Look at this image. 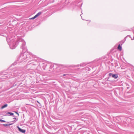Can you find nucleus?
<instances>
[{
	"mask_svg": "<svg viewBox=\"0 0 134 134\" xmlns=\"http://www.w3.org/2000/svg\"><path fill=\"white\" fill-rule=\"evenodd\" d=\"M6 40L10 48L12 49L15 48L18 45L19 43L21 44V48L22 49L23 52H24V54L28 55L26 56V59L31 60L28 62V65L31 64V66H32L36 65L38 64V62L37 61H35L34 62H33V61H35L36 57L35 55H33L31 53L27 51V49L25 46L26 42L21 37H19L16 39L14 38V36L11 37L10 35H8L7 37Z\"/></svg>",
	"mask_w": 134,
	"mask_h": 134,
	"instance_id": "nucleus-1",
	"label": "nucleus"
},
{
	"mask_svg": "<svg viewBox=\"0 0 134 134\" xmlns=\"http://www.w3.org/2000/svg\"><path fill=\"white\" fill-rule=\"evenodd\" d=\"M21 70V69L18 68L13 69H8L5 71V74H0V79H9L13 78L19 74Z\"/></svg>",
	"mask_w": 134,
	"mask_h": 134,
	"instance_id": "nucleus-2",
	"label": "nucleus"
},
{
	"mask_svg": "<svg viewBox=\"0 0 134 134\" xmlns=\"http://www.w3.org/2000/svg\"><path fill=\"white\" fill-rule=\"evenodd\" d=\"M27 55L26 54L24 53H21L20 55L19 56L17 60L15 62H14L12 64V65H14L16 64L17 63H20L24 61L26 59L25 57Z\"/></svg>",
	"mask_w": 134,
	"mask_h": 134,
	"instance_id": "nucleus-3",
	"label": "nucleus"
},
{
	"mask_svg": "<svg viewBox=\"0 0 134 134\" xmlns=\"http://www.w3.org/2000/svg\"><path fill=\"white\" fill-rule=\"evenodd\" d=\"M42 13V12H39L38 13H37L35 15L34 17H33L31 18V19H34L36 18L39 15H41Z\"/></svg>",
	"mask_w": 134,
	"mask_h": 134,
	"instance_id": "nucleus-4",
	"label": "nucleus"
},
{
	"mask_svg": "<svg viewBox=\"0 0 134 134\" xmlns=\"http://www.w3.org/2000/svg\"><path fill=\"white\" fill-rule=\"evenodd\" d=\"M19 131L22 133H25L26 132V130L24 129H22L19 127V126H17Z\"/></svg>",
	"mask_w": 134,
	"mask_h": 134,
	"instance_id": "nucleus-5",
	"label": "nucleus"
},
{
	"mask_svg": "<svg viewBox=\"0 0 134 134\" xmlns=\"http://www.w3.org/2000/svg\"><path fill=\"white\" fill-rule=\"evenodd\" d=\"M7 114H9L10 115H10L11 116H13L15 117V116H14V113H11V112H8L7 113Z\"/></svg>",
	"mask_w": 134,
	"mask_h": 134,
	"instance_id": "nucleus-6",
	"label": "nucleus"
},
{
	"mask_svg": "<svg viewBox=\"0 0 134 134\" xmlns=\"http://www.w3.org/2000/svg\"><path fill=\"white\" fill-rule=\"evenodd\" d=\"M112 77L115 79H117L118 77V75L116 74H113L112 75Z\"/></svg>",
	"mask_w": 134,
	"mask_h": 134,
	"instance_id": "nucleus-7",
	"label": "nucleus"
},
{
	"mask_svg": "<svg viewBox=\"0 0 134 134\" xmlns=\"http://www.w3.org/2000/svg\"><path fill=\"white\" fill-rule=\"evenodd\" d=\"M122 45H121L120 44H119L118 47V49L120 51L122 50Z\"/></svg>",
	"mask_w": 134,
	"mask_h": 134,
	"instance_id": "nucleus-8",
	"label": "nucleus"
},
{
	"mask_svg": "<svg viewBox=\"0 0 134 134\" xmlns=\"http://www.w3.org/2000/svg\"><path fill=\"white\" fill-rule=\"evenodd\" d=\"M125 42V41H123V40H122L121 41L119 42V43L121 45H122V44H124V43Z\"/></svg>",
	"mask_w": 134,
	"mask_h": 134,
	"instance_id": "nucleus-9",
	"label": "nucleus"
},
{
	"mask_svg": "<svg viewBox=\"0 0 134 134\" xmlns=\"http://www.w3.org/2000/svg\"><path fill=\"white\" fill-rule=\"evenodd\" d=\"M7 106H8V104H5L4 105H3L1 107V109H3V108H5L7 107Z\"/></svg>",
	"mask_w": 134,
	"mask_h": 134,
	"instance_id": "nucleus-10",
	"label": "nucleus"
},
{
	"mask_svg": "<svg viewBox=\"0 0 134 134\" xmlns=\"http://www.w3.org/2000/svg\"><path fill=\"white\" fill-rule=\"evenodd\" d=\"M86 65V64L85 63H81V64H80V66H85Z\"/></svg>",
	"mask_w": 134,
	"mask_h": 134,
	"instance_id": "nucleus-11",
	"label": "nucleus"
},
{
	"mask_svg": "<svg viewBox=\"0 0 134 134\" xmlns=\"http://www.w3.org/2000/svg\"><path fill=\"white\" fill-rule=\"evenodd\" d=\"M9 124H3V125L4 126H9V125H8Z\"/></svg>",
	"mask_w": 134,
	"mask_h": 134,
	"instance_id": "nucleus-12",
	"label": "nucleus"
},
{
	"mask_svg": "<svg viewBox=\"0 0 134 134\" xmlns=\"http://www.w3.org/2000/svg\"><path fill=\"white\" fill-rule=\"evenodd\" d=\"M126 85L127 86V89L129 88V85L127 83H126Z\"/></svg>",
	"mask_w": 134,
	"mask_h": 134,
	"instance_id": "nucleus-13",
	"label": "nucleus"
},
{
	"mask_svg": "<svg viewBox=\"0 0 134 134\" xmlns=\"http://www.w3.org/2000/svg\"><path fill=\"white\" fill-rule=\"evenodd\" d=\"M0 121L2 122H6L5 120H2L1 119L0 120Z\"/></svg>",
	"mask_w": 134,
	"mask_h": 134,
	"instance_id": "nucleus-14",
	"label": "nucleus"
},
{
	"mask_svg": "<svg viewBox=\"0 0 134 134\" xmlns=\"http://www.w3.org/2000/svg\"><path fill=\"white\" fill-rule=\"evenodd\" d=\"M3 33H1L0 32V35L2 36H5L4 35H3Z\"/></svg>",
	"mask_w": 134,
	"mask_h": 134,
	"instance_id": "nucleus-15",
	"label": "nucleus"
},
{
	"mask_svg": "<svg viewBox=\"0 0 134 134\" xmlns=\"http://www.w3.org/2000/svg\"><path fill=\"white\" fill-rule=\"evenodd\" d=\"M113 74H112L111 73H109V76H112V75Z\"/></svg>",
	"mask_w": 134,
	"mask_h": 134,
	"instance_id": "nucleus-16",
	"label": "nucleus"
},
{
	"mask_svg": "<svg viewBox=\"0 0 134 134\" xmlns=\"http://www.w3.org/2000/svg\"><path fill=\"white\" fill-rule=\"evenodd\" d=\"M127 37V36H126L125 37L124 40H123V41H125H125L126 40Z\"/></svg>",
	"mask_w": 134,
	"mask_h": 134,
	"instance_id": "nucleus-17",
	"label": "nucleus"
},
{
	"mask_svg": "<svg viewBox=\"0 0 134 134\" xmlns=\"http://www.w3.org/2000/svg\"><path fill=\"white\" fill-rule=\"evenodd\" d=\"M126 36H127V37L128 36H129L131 38V39H132V38L131 37V36L130 35H128Z\"/></svg>",
	"mask_w": 134,
	"mask_h": 134,
	"instance_id": "nucleus-18",
	"label": "nucleus"
},
{
	"mask_svg": "<svg viewBox=\"0 0 134 134\" xmlns=\"http://www.w3.org/2000/svg\"><path fill=\"white\" fill-rule=\"evenodd\" d=\"M15 113H16V114H17L18 116H19V113H18L17 112H16V111H15Z\"/></svg>",
	"mask_w": 134,
	"mask_h": 134,
	"instance_id": "nucleus-19",
	"label": "nucleus"
},
{
	"mask_svg": "<svg viewBox=\"0 0 134 134\" xmlns=\"http://www.w3.org/2000/svg\"><path fill=\"white\" fill-rule=\"evenodd\" d=\"M13 124V123H11V124H9V125H9V126L11 125H12V124Z\"/></svg>",
	"mask_w": 134,
	"mask_h": 134,
	"instance_id": "nucleus-20",
	"label": "nucleus"
},
{
	"mask_svg": "<svg viewBox=\"0 0 134 134\" xmlns=\"http://www.w3.org/2000/svg\"><path fill=\"white\" fill-rule=\"evenodd\" d=\"M68 75V74H65L63 75V76H66V75Z\"/></svg>",
	"mask_w": 134,
	"mask_h": 134,
	"instance_id": "nucleus-21",
	"label": "nucleus"
},
{
	"mask_svg": "<svg viewBox=\"0 0 134 134\" xmlns=\"http://www.w3.org/2000/svg\"><path fill=\"white\" fill-rule=\"evenodd\" d=\"M18 120V119H17L16 120H14L13 121V122H16V121H17Z\"/></svg>",
	"mask_w": 134,
	"mask_h": 134,
	"instance_id": "nucleus-22",
	"label": "nucleus"
},
{
	"mask_svg": "<svg viewBox=\"0 0 134 134\" xmlns=\"http://www.w3.org/2000/svg\"><path fill=\"white\" fill-rule=\"evenodd\" d=\"M37 102L39 104H40V103L38 101H37Z\"/></svg>",
	"mask_w": 134,
	"mask_h": 134,
	"instance_id": "nucleus-23",
	"label": "nucleus"
},
{
	"mask_svg": "<svg viewBox=\"0 0 134 134\" xmlns=\"http://www.w3.org/2000/svg\"><path fill=\"white\" fill-rule=\"evenodd\" d=\"M13 119H15V120H16V118H13Z\"/></svg>",
	"mask_w": 134,
	"mask_h": 134,
	"instance_id": "nucleus-24",
	"label": "nucleus"
},
{
	"mask_svg": "<svg viewBox=\"0 0 134 134\" xmlns=\"http://www.w3.org/2000/svg\"><path fill=\"white\" fill-rule=\"evenodd\" d=\"M81 15H82V14H81L80 15V16L82 17V16H81Z\"/></svg>",
	"mask_w": 134,
	"mask_h": 134,
	"instance_id": "nucleus-25",
	"label": "nucleus"
},
{
	"mask_svg": "<svg viewBox=\"0 0 134 134\" xmlns=\"http://www.w3.org/2000/svg\"><path fill=\"white\" fill-rule=\"evenodd\" d=\"M16 84H15V86H16Z\"/></svg>",
	"mask_w": 134,
	"mask_h": 134,
	"instance_id": "nucleus-26",
	"label": "nucleus"
},
{
	"mask_svg": "<svg viewBox=\"0 0 134 134\" xmlns=\"http://www.w3.org/2000/svg\"><path fill=\"white\" fill-rule=\"evenodd\" d=\"M88 69H89V68H88ZM88 70H89V69H88Z\"/></svg>",
	"mask_w": 134,
	"mask_h": 134,
	"instance_id": "nucleus-27",
	"label": "nucleus"
},
{
	"mask_svg": "<svg viewBox=\"0 0 134 134\" xmlns=\"http://www.w3.org/2000/svg\"><path fill=\"white\" fill-rule=\"evenodd\" d=\"M88 68V67H87H87L86 68Z\"/></svg>",
	"mask_w": 134,
	"mask_h": 134,
	"instance_id": "nucleus-28",
	"label": "nucleus"
},
{
	"mask_svg": "<svg viewBox=\"0 0 134 134\" xmlns=\"http://www.w3.org/2000/svg\"><path fill=\"white\" fill-rule=\"evenodd\" d=\"M83 14V13L82 12V14Z\"/></svg>",
	"mask_w": 134,
	"mask_h": 134,
	"instance_id": "nucleus-29",
	"label": "nucleus"
}]
</instances>
